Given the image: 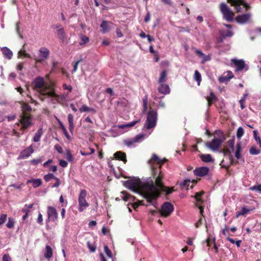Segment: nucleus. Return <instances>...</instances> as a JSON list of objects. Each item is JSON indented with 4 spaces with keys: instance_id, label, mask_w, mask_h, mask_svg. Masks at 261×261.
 <instances>
[{
    "instance_id": "obj_1",
    "label": "nucleus",
    "mask_w": 261,
    "mask_h": 261,
    "mask_svg": "<svg viewBox=\"0 0 261 261\" xmlns=\"http://www.w3.org/2000/svg\"><path fill=\"white\" fill-rule=\"evenodd\" d=\"M167 161L166 159H160L156 154H153L148 163L151 166L154 181L151 180L143 183L139 179L132 178L125 181L124 186L136 193H141L148 202L151 203L155 201L156 204V200L162 192H165L166 196H167L174 191L173 187H167L163 182L164 174L161 168Z\"/></svg>"
},
{
    "instance_id": "obj_2",
    "label": "nucleus",
    "mask_w": 261,
    "mask_h": 261,
    "mask_svg": "<svg viewBox=\"0 0 261 261\" xmlns=\"http://www.w3.org/2000/svg\"><path fill=\"white\" fill-rule=\"evenodd\" d=\"M39 98L42 101H45L47 97L50 98L49 102L52 104L59 103L64 98L63 95H59L55 93V89L50 86H45L39 91Z\"/></svg>"
},
{
    "instance_id": "obj_3",
    "label": "nucleus",
    "mask_w": 261,
    "mask_h": 261,
    "mask_svg": "<svg viewBox=\"0 0 261 261\" xmlns=\"http://www.w3.org/2000/svg\"><path fill=\"white\" fill-rule=\"evenodd\" d=\"M22 113L20 116L19 122L21 124V130L28 129L32 124V116L31 114V107L28 103L23 102L21 106Z\"/></svg>"
},
{
    "instance_id": "obj_4",
    "label": "nucleus",
    "mask_w": 261,
    "mask_h": 261,
    "mask_svg": "<svg viewBox=\"0 0 261 261\" xmlns=\"http://www.w3.org/2000/svg\"><path fill=\"white\" fill-rule=\"evenodd\" d=\"M219 133V138H215L211 141L205 143V146L213 151H218L222 143L225 140L226 137L223 132L216 130L215 133Z\"/></svg>"
},
{
    "instance_id": "obj_5",
    "label": "nucleus",
    "mask_w": 261,
    "mask_h": 261,
    "mask_svg": "<svg viewBox=\"0 0 261 261\" xmlns=\"http://www.w3.org/2000/svg\"><path fill=\"white\" fill-rule=\"evenodd\" d=\"M157 119V112L153 110L149 111L145 122L146 128L149 129L154 127L156 124Z\"/></svg>"
},
{
    "instance_id": "obj_6",
    "label": "nucleus",
    "mask_w": 261,
    "mask_h": 261,
    "mask_svg": "<svg viewBox=\"0 0 261 261\" xmlns=\"http://www.w3.org/2000/svg\"><path fill=\"white\" fill-rule=\"evenodd\" d=\"M220 9L223 14V18L225 20L228 22L232 21L234 14L226 4L221 3L220 6Z\"/></svg>"
},
{
    "instance_id": "obj_7",
    "label": "nucleus",
    "mask_w": 261,
    "mask_h": 261,
    "mask_svg": "<svg viewBox=\"0 0 261 261\" xmlns=\"http://www.w3.org/2000/svg\"><path fill=\"white\" fill-rule=\"evenodd\" d=\"M87 196V191L83 189L80 192L78 198L79 208L78 210L80 212H83L84 209L89 206V203L86 200Z\"/></svg>"
},
{
    "instance_id": "obj_8",
    "label": "nucleus",
    "mask_w": 261,
    "mask_h": 261,
    "mask_svg": "<svg viewBox=\"0 0 261 261\" xmlns=\"http://www.w3.org/2000/svg\"><path fill=\"white\" fill-rule=\"evenodd\" d=\"M174 210L173 205L168 202H164L162 206L161 209L159 211L160 215L164 217H167Z\"/></svg>"
},
{
    "instance_id": "obj_9",
    "label": "nucleus",
    "mask_w": 261,
    "mask_h": 261,
    "mask_svg": "<svg viewBox=\"0 0 261 261\" xmlns=\"http://www.w3.org/2000/svg\"><path fill=\"white\" fill-rule=\"evenodd\" d=\"M50 51L45 47H42L39 50V56L37 58H35L34 60L36 63H42L47 60L49 56Z\"/></svg>"
},
{
    "instance_id": "obj_10",
    "label": "nucleus",
    "mask_w": 261,
    "mask_h": 261,
    "mask_svg": "<svg viewBox=\"0 0 261 261\" xmlns=\"http://www.w3.org/2000/svg\"><path fill=\"white\" fill-rule=\"evenodd\" d=\"M232 6H234L237 12H241V6H243L246 10L250 8V6L245 3V0H227Z\"/></svg>"
},
{
    "instance_id": "obj_11",
    "label": "nucleus",
    "mask_w": 261,
    "mask_h": 261,
    "mask_svg": "<svg viewBox=\"0 0 261 261\" xmlns=\"http://www.w3.org/2000/svg\"><path fill=\"white\" fill-rule=\"evenodd\" d=\"M47 219L46 222H55L58 218V214L55 207L48 206L47 208Z\"/></svg>"
},
{
    "instance_id": "obj_12",
    "label": "nucleus",
    "mask_w": 261,
    "mask_h": 261,
    "mask_svg": "<svg viewBox=\"0 0 261 261\" xmlns=\"http://www.w3.org/2000/svg\"><path fill=\"white\" fill-rule=\"evenodd\" d=\"M221 152L223 153L224 156H228L229 160V165L226 166V165L223 164V163L224 162L223 160L220 164V165L221 166V168H225L227 170H228L230 166L233 165V163H234L233 158L232 155H231L230 149L227 147H225V148H224L223 149H222L221 150Z\"/></svg>"
},
{
    "instance_id": "obj_13",
    "label": "nucleus",
    "mask_w": 261,
    "mask_h": 261,
    "mask_svg": "<svg viewBox=\"0 0 261 261\" xmlns=\"http://www.w3.org/2000/svg\"><path fill=\"white\" fill-rule=\"evenodd\" d=\"M33 85L34 89L36 90H39L41 91L45 86H47L45 85V81L43 77L38 76L33 82Z\"/></svg>"
},
{
    "instance_id": "obj_14",
    "label": "nucleus",
    "mask_w": 261,
    "mask_h": 261,
    "mask_svg": "<svg viewBox=\"0 0 261 261\" xmlns=\"http://www.w3.org/2000/svg\"><path fill=\"white\" fill-rule=\"evenodd\" d=\"M34 152L33 145H31L22 150L19 155V159H24L29 158Z\"/></svg>"
},
{
    "instance_id": "obj_15",
    "label": "nucleus",
    "mask_w": 261,
    "mask_h": 261,
    "mask_svg": "<svg viewBox=\"0 0 261 261\" xmlns=\"http://www.w3.org/2000/svg\"><path fill=\"white\" fill-rule=\"evenodd\" d=\"M251 15L250 13H247L237 16L236 18L237 22L240 24H244L249 21Z\"/></svg>"
},
{
    "instance_id": "obj_16",
    "label": "nucleus",
    "mask_w": 261,
    "mask_h": 261,
    "mask_svg": "<svg viewBox=\"0 0 261 261\" xmlns=\"http://www.w3.org/2000/svg\"><path fill=\"white\" fill-rule=\"evenodd\" d=\"M209 171V168L207 167H201L197 168L194 170V174L197 176H204L207 175Z\"/></svg>"
},
{
    "instance_id": "obj_17",
    "label": "nucleus",
    "mask_w": 261,
    "mask_h": 261,
    "mask_svg": "<svg viewBox=\"0 0 261 261\" xmlns=\"http://www.w3.org/2000/svg\"><path fill=\"white\" fill-rule=\"evenodd\" d=\"M113 25H114V24L112 22L103 20L100 26L101 28V32L103 34L108 32L111 29Z\"/></svg>"
},
{
    "instance_id": "obj_18",
    "label": "nucleus",
    "mask_w": 261,
    "mask_h": 261,
    "mask_svg": "<svg viewBox=\"0 0 261 261\" xmlns=\"http://www.w3.org/2000/svg\"><path fill=\"white\" fill-rule=\"evenodd\" d=\"M231 62L234 65L236 71H241L245 68V63L243 60L233 59Z\"/></svg>"
},
{
    "instance_id": "obj_19",
    "label": "nucleus",
    "mask_w": 261,
    "mask_h": 261,
    "mask_svg": "<svg viewBox=\"0 0 261 261\" xmlns=\"http://www.w3.org/2000/svg\"><path fill=\"white\" fill-rule=\"evenodd\" d=\"M144 137V135L143 134L137 135L134 138L124 140V144L127 146H130L134 143L138 142L141 139H143Z\"/></svg>"
},
{
    "instance_id": "obj_20",
    "label": "nucleus",
    "mask_w": 261,
    "mask_h": 261,
    "mask_svg": "<svg viewBox=\"0 0 261 261\" xmlns=\"http://www.w3.org/2000/svg\"><path fill=\"white\" fill-rule=\"evenodd\" d=\"M158 90L159 92L163 94H167L170 93V88L168 85L164 83L160 84Z\"/></svg>"
},
{
    "instance_id": "obj_21",
    "label": "nucleus",
    "mask_w": 261,
    "mask_h": 261,
    "mask_svg": "<svg viewBox=\"0 0 261 261\" xmlns=\"http://www.w3.org/2000/svg\"><path fill=\"white\" fill-rule=\"evenodd\" d=\"M1 50L4 57L9 60L12 59L13 56L12 51L7 47H3L2 48Z\"/></svg>"
},
{
    "instance_id": "obj_22",
    "label": "nucleus",
    "mask_w": 261,
    "mask_h": 261,
    "mask_svg": "<svg viewBox=\"0 0 261 261\" xmlns=\"http://www.w3.org/2000/svg\"><path fill=\"white\" fill-rule=\"evenodd\" d=\"M57 34L58 38L64 42L66 39V34L63 28H59L57 30Z\"/></svg>"
},
{
    "instance_id": "obj_23",
    "label": "nucleus",
    "mask_w": 261,
    "mask_h": 261,
    "mask_svg": "<svg viewBox=\"0 0 261 261\" xmlns=\"http://www.w3.org/2000/svg\"><path fill=\"white\" fill-rule=\"evenodd\" d=\"M115 158L120 161H123L124 163L127 162L126 154L121 151H117L114 153Z\"/></svg>"
},
{
    "instance_id": "obj_24",
    "label": "nucleus",
    "mask_w": 261,
    "mask_h": 261,
    "mask_svg": "<svg viewBox=\"0 0 261 261\" xmlns=\"http://www.w3.org/2000/svg\"><path fill=\"white\" fill-rule=\"evenodd\" d=\"M200 159L204 162L211 163L214 161L212 155L210 154H203L200 156Z\"/></svg>"
},
{
    "instance_id": "obj_25",
    "label": "nucleus",
    "mask_w": 261,
    "mask_h": 261,
    "mask_svg": "<svg viewBox=\"0 0 261 261\" xmlns=\"http://www.w3.org/2000/svg\"><path fill=\"white\" fill-rule=\"evenodd\" d=\"M68 121L69 123V130L72 133L74 129L73 116L71 114L68 115Z\"/></svg>"
},
{
    "instance_id": "obj_26",
    "label": "nucleus",
    "mask_w": 261,
    "mask_h": 261,
    "mask_svg": "<svg viewBox=\"0 0 261 261\" xmlns=\"http://www.w3.org/2000/svg\"><path fill=\"white\" fill-rule=\"evenodd\" d=\"M252 210V209H248L245 207H243L240 211H238L236 212V216L237 218H239L241 216H244L251 212Z\"/></svg>"
},
{
    "instance_id": "obj_27",
    "label": "nucleus",
    "mask_w": 261,
    "mask_h": 261,
    "mask_svg": "<svg viewBox=\"0 0 261 261\" xmlns=\"http://www.w3.org/2000/svg\"><path fill=\"white\" fill-rule=\"evenodd\" d=\"M228 74H231V75H229V76H220L218 79L220 83H225L229 81L230 79H232L233 77V75L231 71H228Z\"/></svg>"
},
{
    "instance_id": "obj_28",
    "label": "nucleus",
    "mask_w": 261,
    "mask_h": 261,
    "mask_svg": "<svg viewBox=\"0 0 261 261\" xmlns=\"http://www.w3.org/2000/svg\"><path fill=\"white\" fill-rule=\"evenodd\" d=\"M167 80V71L166 70H164L160 74L158 83L159 84L164 83Z\"/></svg>"
},
{
    "instance_id": "obj_29",
    "label": "nucleus",
    "mask_w": 261,
    "mask_h": 261,
    "mask_svg": "<svg viewBox=\"0 0 261 261\" xmlns=\"http://www.w3.org/2000/svg\"><path fill=\"white\" fill-rule=\"evenodd\" d=\"M30 182H32L33 187L35 188L40 187L42 183V180L40 178L33 180H28L27 181V184H29Z\"/></svg>"
},
{
    "instance_id": "obj_30",
    "label": "nucleus",
    "mask_w": 261,
    "mask_h": 261,
    "mask_svg": "<svg viewBox=\"0 0 261 261\" xmlns=\"http://www.w3.org/2000/svg\"><path fill=\"white\" fill-rule=\"evenodd\" d=\"M53 250L49 245H46L45 247V252L44 253V257L46 258H50L53 256Z\"/></svg>"
},
{
    "instance_id": "obj_31",
    "label": "nucleus",
    "mask_w": 261,
    "mask_h": 261,
    "mask_svg": "<svg viewBox=\"0 0 261 261\" xmlns=\"http://www.w3.org/2000/svg\"><path fill=\"white\" fill-rule=\"evenodd\" d=\"M43 134V130L42 128H39L36 133L34 138L33 141L35 142H38L40 141L41 136Z\"/></svg>"
},
{
    "instance_id": "obj_32",
    "label": "nucleus",
    "mask_w": 261,
    "mask_h": 261,
    "mask_svg": "<svg viewBox=\"0 0 261 261\" xmlns=\"http://www.w3.org/2000/svg\"><path fill=\"white\" fill-rule=\"evenodd\" d=\"M242 151V144L241 143H238L236 145V151L235 152V156L237 159L241 158V152Z\"/></svg>"
},
{
    "instance_id": "obj_33",
    "label": "nucleus",
    "mask_w": 261,
    "mask_h": 261,
    "mask_svg": "<svg viewBox=\"0 0 261 261\" xmlns=\"http://www.w3.org/2000/svg\"><path fill=\"white\" fill-rule=\"evenodd\" d=\"M79 111L81 113L84 112H91L93 113H95L96 111L94 109L92 108H89L86 105H83L81 108L79 109Z\"/></svg>"
},
{
    "instance_id": "obj_34",
    "label": "nucleus",
    "mask_w": 261,
    "mask_h": 261,
    "mask_svg": "<svg viewBox=\"0 0 261 261\" xmlns=\"http://www.w3.org/2000/svg\"><path fill=\"white\" fill-rule=\"evenodd\" d=\"M194 79L197 82V85L199 86L202 79L201 74L197 70L195 71Z\"/></svg>"
},
{
    "instance_id": "obj_35",
    "label": "nucleus",
    "mask_w": 261,
    "mask_h": 261,
    "mask_svg": "<svg viewBox=\"0 0 261 261\" xmlns=\"http://www.w3.org/2000/svg\"><path fill=\"white\" fill-rule=\"evenodd\" d=\"M143 101V113H145L147 110V105H148V96L147 95H145L142 99Z\"/></svg>"
},
{
    "instance_id": "obj_36",
    "label": "nucleus",
    "mask_w": 261,
    "mask_h": 261,
    "mask_svg": "<svg viewBox=\"0 0 261 261\" xmlns=\"http://www.w3.org/2000/svg\"><path fill=\"white\" fill-rule=\"evenodd\" d=\"M122 194H124V195L121 197V198L125 201L128 200L130 198H132V201H133L136 198L134 196H131L125 191L122 192Z\"/></svg>"
},
{
    "instance_id": "obj_37",
    "label": "nucleus",
    "mask_w": 261,
    "mask_h": 261,
    "mask_svg": "<svg viewBox=\"0 0 261 261\" xmlns=\"http://www.w3.org/2000/svg\"><path fill=\"white\" fill-rule=\"evenodd\" d=\"M140 121V119H139L138 120L133 121L131 122L128 123L127 124L121 125L119 127L121 128H124L126 127H131L134 126L137 123L139 122Z\"/></svg>"
},
{
    "instance_id": "obj_38",
    "label": "nucleus",
    "mask_w": 261,
    "mask_h": 261,
    "mask_svg": "<svg viewBox=\"0 0 261 261\" xmlns=\"http://www.w3.org/2000/svg\"><path fill=\"white\" fill-rule=\"evenodd\" d=\"M59 124H60V128L62 130L63 133L65 135L66 138L68 140H70V136H69V134H68V132L66 128H65V127L63 125V124L61 121H59Z\"/></svg>"
},
{
    "instance_id": "obj_39",
    "label": "nucleus",
    "mask_w": 261,
    "mask_h": 261,
    "mask_svg": "<svg viewBox=\"0 0 261 261\" xmlns=\"http://www.w3.org/2000/svg\"><path fill=\"white\" fill-rule=\"evenodd\" d=\"M203 194H204L203 191H201L200 192H197L196 193V194L195 195V198L197 202H202L203 201L201 198V196Z\"/></svg>"
},
{
    "instance_id": "obj_40",
    "label": "nucleus",
    "mask_w": 261,
    "mask_h": 261,
    "mask_svg": "<svg viewBox=\"0 0 261 261\" xmlns=\"http://www.w3.org/2000/svg\"><path fill=\"white\" fill-rule=\"evenodd\" d=\"M253 137L254 139L257 142L258 144L259 145V147H261V139L260 137L258 136V132L257 130H253Z\"/></svg>"
},
{
    "instance_id": "obj_41",
    "label": "nucleus",
    "mask_w": 261,
    "mask_h": 261,
    "mask_svg": "<svg viewBox=\"0 0 261 261\" xmlns=\"http://www.w3.org/2000/svg\"><path fill=\"white\" fill-rule=\"evenodd\" d=\"M249 152L252 155H257L260 153V150L259 149H256L255 147L252 146L250 148Z\"/></svg>"
},
{
    "instance_id": "obj_42",
    "label": "nucleus",
    "mask_w": 261,
    "mask_h": 261,
    "mask_svg": "<svg viewBox=\"0 0 261 261\" xmlns=\"http://www.w3.org/2000/svg\"><path fill=\"white\" fill-rule=\"evenodd\" d=\"M207 101H212L214 102L216 100H217V97L215 96V95L214 94L213 92H211L210 93V96H207L206 98Z\"/></svg>"
},
{
    "instance_id": "obj_43",
    "label": "nucleus",
    "mask_w": 261,
    "mask_h": 261,
    "mask_svg": "<svg viewBox=\"0 0 261 261\" xmlns=\"http://www.w3.org/2000/svg\"><path fill=\"white\" fill-rule=\"evenodd\" d=\"M81 42H80V44L81 45L85 44L86 43L88 42L89 41V38L85 35H82L81 37Z\"/></svg>"
},
{
    "instance_id": "obj_44",
    "label": "nucleus",
    "mask_w": 261,
    "mask_h": 261,
    "mask_svg": "<svg viewBox=\"0 0 261 261\" xmlns=\"http://www.w3.org/2000/svg\"><path fill=\"white\" fill-rule=\"evenodd\" d=\"M247 96V94H244L243 97L241 98V99L239 100V103L240 104V107L241 109H244L245 108V99L246 97Z\"/></svg>"
},
{
    "instance_id": "obj_45",
    "label": "nucleus",
    "mask_w": 261,
    "mask_h": 261,
    "mask_svg": "<svg viewBox=\"0 0 261 261\" xmlns=\"http://www.w3.org/2000/svg\"><path fill=\"white\" fill-rule=\"evenodd\" d=\"M244 129L242 127H240L238 128L237 132V137L238 138L240 139L244 135Z\"/></svg>"
},
{
    "instance_id": "obj_46",
    "label": "nucleus",
    "mask_w": 261,
    "mask_h": 261,
    "mask_svg": "<svg viewBox=\"0 0 261 261\" xmlns=\"http://www.w3.org/2000/svg\"><path fill=\"white\" fill-rule=\"evenodd\" d=\"M6 226L9 228H12L14 226V221L13 219L9 218L8 222H7Z\"/></svg>"
},
{
    "instance_id": "obj_47",
    "label": "nucleus",
    "mask_w": 261,
    "mask_h": 261,
    "mask_svg": "<svg viewBox=\"0 0 261 261\" xmlns=\"http://www.w3.org/2000/svg\"><path fill=\"white\" fill-rule=\"evenodd\" d=\"M55 177H56V176H55L53 173H48L44 175V179L45 181L48 182L51 179H55Z\"/></svg>"
},
{
    "instance_id": "obj_48",
    "label": "nucleus",
    "mask_w": 261,
    "mask_h": 261,
    "mask_svg": "<svg viewBox=\"0 0 261 261\" xmlns=\"http://www.w3.org/2000/svg\"><path fill=\"white\" fill-rule=\"evenodd\" d=\"M66 159L69 162H71L73 159L72 155L69 149L66 151Z\"/></svg>"
},
{
    "instance_id": "obj_49",
    "label": "nucleus",
    "mask_w": 261,
    "mask_h": 261,
    "mask_svg": "<svg viewBox=\"0 0 261 261\" xmlns=\"http://www.w3.org/2000/svg\"><path fill=\"white\" fill-rule=\"evenodd\" d=\"M18 55L19 56L31 58L30 55L29 54L27 53L24 49L20 50L18 53Z\"/></svg>"
},
{
    "instance_id": "obj_50",
    "label": "nucleus",
    "mask_w": 261,
    "mask_h": 261,
    "mask_svg": "<svg viewBox=\"0 0 261 261\" xmlns=\"http://www.w3.org/2000/svg\"><path fill=\"white\" fill-rule=\"evenodd\" d=\"M250 190L251 191H256L261 193V185H255L250 187Z\"/></svg>"
},
{
    "instance_id": "obj_51",
    "label": "nucleus",
    "mask_w": 261,
    "mask_h": 261,
    "mask_svg": "<svg viewBox=\"0 0 261 261\" xmlns=\"http://www.w3.org/2000/svg\"><path fill=\"white\" fill-rule=\"evenodd\" d=\"M104 251L109 257H112V252L107 245L104 246Z\"/></svg>"
},
{
    "instance_id": "obj_52",
    "label": "nucleus",
    "mask_w": 261,
    "mask_h": 261,
    "mask_svg": "<svg viewBox=\"0 0 261 261\" xmlns=\"http://www.w3.org/2000/svg\"><path fill=\"white\" fill-rule=\"evenodd\" d=\"M228 146L232 150L234 149V139H230L228 140L227 142Z\"/></svg>"
},
{
    "instance_id": "obj_53",
    "label": "nucleus",
    "mask_w": 261,
    "mask_h": 261,
    "mask_svg": "<svg viewBox=\"0 0 261 261\" xmlns=\"http://www.w3.org/2000/svg\"><path fill=\"white\" fill-rule=\"evenodd\" d=\"M87 247L89 249L90 251H91L92 252H94L95 251L96 247L95 246L91 245V244L90 243V242L89 241H88L87 242Z\"/></svg>"
},
{
    "instance_id": "obj_54",
    "label": "nucleus",
    "mask_w": 261,
    "mask_h": 261,
    "mask_svg": "<svg viewBox=\"0 0 261 261\" xmlns=\"http://www.w3.org/2000/svg\"><path fill=\"white\" fill-rule=\"evenodd\" d=\"M140 205H144L142 201H139L138 202H134L132 204V207L135 210H136Z\"/></svg>"
},
{
    "instance_id": "obj_55",
    "label": "nucleus",
    "mask_w": 261,
    "mask_h": 261,
    "mask_svg": "<svg viewBox=\"0 0 261 261\" xmlns=\"http://www.w3.org/2000/svg\"><path fill=\"white\" fill-rule=\"evenodd\" d=\"M7 219V215L2 214L0 217V226L3 224Z\"/></svg>"
},
{
    "instance_id": "obj_56",
    "label": "nucleus",
    "mask_w": 261,
    "mask_h": 261,
    "mask_svg": "<svg viewBox=\"0 0 261 261\" xmlns=\"http://www.w3.org/2000/svg\"><path fill=\"white\" fill-rule=\"evenodd\" d=\"M30 162L32 164L36 165L39 164V163H41L42 162V160L41 159H33Z\"/></svg>"
},
{
    "instance_id": "obj_57",
    "label": "nucleus",
    "mask_w": 261,
    "mask_h": 261,
    "mask_svg": "<svg viewBox=\"0 0 261 261\" xmlns=\"http://www.w3.org/2000/svg\"><path fill=\"white\" fill-rule=\"evenodd\" d=\"M37 222L38 223H39L40 225H42L43 224L42 215L40 213H39V214H38V218H37Z\"/></svg>"
},
{
    "instance_id": "obj_58",
    "label": "nucleus",
    "mask_w": 261,
    "mask_h": 261,
    "mask_svg": "<svg viewBox=\"0 0 261 261\" xmlns=\"http://www.w3.org/2000/svg\"><path fill=\"white\" fill-rule=\"evenodd\" d=\"M224 38L227 37H231L233 35V33L231 31H227L224 33H222Z\"/></svg>"
},
{
    "instance_id": "obj_59",
    "label": "nucleus",
    "mask_w": 261,
    "mask_h": 261,
    "mask_svg": "<svg viewBox=\"0 0 261 261\" xmlns=\"http://www.w3.org/2000/svg\"><path fill=\"white\" fill-rule=\"evenodd\" d=\"M62 87L64 90H68L69 92H71L72 87L70 85H67L66 84H63Z\"/></svg>"
},
{
    "instance_id": "obj_60",
    "label": "nucleus",
    "mask_w": 261,
    "mask_h": 261,
    "mask_svg": "<svg viewBox=\"0 0 261 261\" xmlns=\"http://www.w3.org/2000/svg\"><path fill=\"white\" fill-rule=\"evenodd\" d=\"M202 217L199 219L198 221L195 224V226L196 228H199L202 224Z\"/></svg>"
},
{
    "instance_id": "obj_61",
    "label": "nucleus",
    "mask_w": 261,
    "mask_h": 261,
    "mask_svg": "<svg viewBox=\"0 0 261 261\" xmlns=\"http://www.w3.org/2000/svg\"><path fill=\"white\" fill-rule=\"evenodd\" d=\"M55 179L56 180V183H55L54 184V185H53L52 187L53 188H57L61 184L60 180L57 177H55Z\"/></svg>"
},
{
    "instance_id": "obj_62",
    "label": "nucleus",
    "mask_w": 261,
    "mask_h": 261,
    "mask_svg": "<svg viewBox=\"0 0 261 261\" xmlns=\"http://www.w3.org/2000/svg\"><path fill=\"white\" fill-rule=\"evenodd\" d=\"M55 148L59 153H63V149L59 144L55 145Z\"/></svg>"
},
{
    "instance_id": "obj_63",
    "label": "nucleus",
    "mask_w": 261,
    "mask_h": 261,
    "mask_svg": "<svg viewBox=\"0 0 261 261\" xmlns=\"http://www.w3.org/2000/svg\"><path fill=\"white\" fill-rule=\"evenodd\" d=\"M59 165L62 167H67L68 164H67V162L64 160H60V162H59Z\"/></svg>"
},
{
    "instance_id": "obj_64",
    "label": "nucleus",
    "mask_w": 261,
    "mask_h": 261,
    "mask_svg": "<svg viewBox=\"0 0 261 261\" xmlns=\"http://www.w3.org/2000/svg\"><path fill=\"white\" fill-rule=\"evenodd\" d=\"M3 261H11V257L9 254H4L3 257Z\"/></svg>"
}]
</instances>
